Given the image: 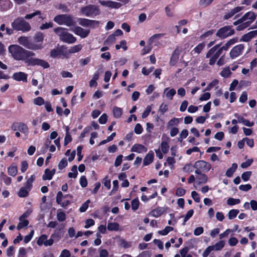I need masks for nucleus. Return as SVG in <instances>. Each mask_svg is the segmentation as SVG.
<instances>
[{
	"mask_svg": "<svg viewBox=\"0 0 257 257\" xmlns=\"http://www.w3.org/2000/svg\"><path fill=\"white\" fill-rule=\"evenodd\" d=\"M8 51L12 57L18 61H24L25 62L27 57H33L35 55L34 52L26 50L21 46L16 44L10 45L8 47Z\"/></svg>",
	"mask_w": 257,
	"mask_h": 257,
	"instance_id": "1",
	"label": "nucleus"
},
{
	"mask_svg": "<svg viewBox=\"0 0 257 257\" xmlns=\"http://www.w3.org/2000/svg\"><path fill=\"white\" fill-rule=\"evenodd\" d=\"M256 15L253 12L246 13L241 18L233 23L234 26H237L236 30L241 31L246 28L255 20Z\"/></svg>",
	"mask_w": 257,
	"mask_h": 257,
	"instance_id": "2",
	"label": "nucleus"
},
{
	"mask_svg": "<svg viewBox=\"0 0 257 257\" xmlns=\"http://www.w3.org/2000/svg\"><path fill=\"white\" fill-rule=\"evenodd\" d=\"M54 32L59 36L60 41L68 44H73L76 41V38L72 34L68 33L65 28L57 27Z\"/></svg>",
	"mask_w": 257,
	"mask_h": 257,
	"instance_id": "3",
	"label": "nucleus"
},
{
	"mask_svg": "<svg viewBox=\"0 0 257 257\" xmlns=\"http://www.w3.org/2000/svg\"><path fill=\"white\" fill-rule=\"evenodd\" d=\"M23 17H18L12 23V27L16 31L28 32L31 29L30 24Z\"/></svg>",
	"mask_w": 257,
	"mask_h": 257,
	"instance_id": "4",
	"label": "nucleus"
},
{
	"mask_svg": "<svg viewBox=\"0 0 257 257\" xmlns=\"http://www.w3.org/2000/svg\"><path fill=\"white\" fill-rule=\"evenodd\" d=\"M220 44H217L211 48L206 53V57L209 58V64L213 65L217 59L221 55L222 51L220 48Z\"/></svg>",
	"mask_w": 257,
	"mask_h": 257,
	"instance_id": "5",
	"label": "nucleus"
},
{
	"mask_svg": "<svg viewBox=\"0 0 257 257\" xmlns=\"http://www.w3.org/2000/svg\"><path fill=\"white\" fill-rule=\"evenodd\" d=\"M54 21L59 25H64L67 26H74L76 24L73 18L71 15L67 14L57 15L54 18Z\"/></svg>",
	"mask_w": 257,
	"mask_h": 257,
	"instance_id": "6",
	"label": "nucleus"
},
{
	"mask_svg": "<svg viewBox=\"0 0 257 257\" xmlns=\"http://www.w3.org/2000/svg\"><path fill=\"white\" fill-rule=\"evenodd\" d=\"M18 42L29 49L33 50H40L43 48L41 44L32 43L28 37L21 36L18 38Z\"/></svg>",
	"mask_w": 257,
	"mask_h": 257,
	"instance_id": "7",
	"label": "nucleus"
},
{
	"mask_svg": "<svg viewBox=\"0 0 257 257\" xmlns=\"http://www.w3.org/2000/svg\"><path fill=\"white\" fill-rule=\"evenodd\" d=\"M193 167L195 169L196 174H201L208 172L211 169V165L207 162L199 160L195 162Z\"/></svg>",
	"mask_w": 257,
	"mask_h": 257,
	"instance_id": "8",
	"label": "nucleus"
},
{
	"mask_svg": "<svg viewBox=\"0 0 257 257\" xmlns=\"http://www.w3.org/2000/svg\"><path fill=\"white\" fill-rule=\"evenodd\" d=\"M25 63L29 66L37 65L41 66L44 69L48 68L50 66L47 61L39 58H33L32 57H27V59H26Z\"/></svg>",
	"mask_w": 257,
	"mask_h": 257,
	"instance_id": "9",
	"label": "nucleus"
},
{
	"mask_svg": "<svg viewBox=\"0 0 257 257\" xmlns=\"http://www.w3.org/2000/svg\"><path fill=\"white\" fill-rule=\"evenodd\" d=\"M81 13L85 16L91 17L99 14V10L95 5H89L81 9Z\"/></svg>",
	"mask_w": 257,
	"mask_h": 257,
	"instance_id": "10",
	"label": "nucleus"
},
{
	"mask_svg": "<svg viewBox=\"0 0 257 257\" xmlns=\"http://www.w3.org/2000/svg\"><path fill=\"white\" fill-rule=\"evenodd\" d=\"M234 33V30L230 27L224 26L217 31L216 36L221 39H224L232 35Z\"/></svg>",
	"mask_w": 257,
	"mask_h": 257,
	"instance_id": "11",
	"label": "nucleus"
},
{
	"mask_svg": "<svg viewBox=\"0 0 257 257\" xmlns=\"http://www.w3.org/2000/svg\"><path fill=\"white\" fill-rule=\"evenodd\" d=\"M182 51V48L180 46H177L171 56L169 64L171 66H175L178 61L179 56Z\"/></svg>",
	"mask_w": 257,
	"mask_h": 257,
	"instance_id": "12",
	"label": "nucleus"
},
{
	"mask_svg": "<svg viewBox=\"0 0 257 257\" xmlns=\"http://www.w3.org/2000/svg\"><path fill=\"white\" fill-rule=\"evenodd\" d=\"M78 23L80 25L83 27L94 28L98 26L99 22L95 20L80 18L78 20Z\"/></svg>",
	"mask_w": 257,
	"mask_h": 257,
	"instance_id": "13",
	"label": "nucleus"
},
{
	"mask_svg": "<svg viewBox=\"0 0 257 257\" xmlns=\"http://www.w3.org/2000/svg\"><path fill=\"white\" fill-rule=\"evenodd\" d=\"M71 30L75 34L79 36L82 38L87 37L90 33V30L89 29H84L79 26L75 27L71 29Z\"/></svg>",
	"mask_w": 257,
	"mask_h": 257,
	"instance_id": "14",
	"label": "nucleus"
},
{
	"mask_svg": "<svg viewBox=\"0 0 257 257\" xmlns=\"http://www.w3.org/2000/svg\"><path fill=\"white\" fill-rule=\"evenodd\" d=\"M244 48L243 44H239L234 46L229 53L230 57L234 58L240 55L242 53Z\"/></svg>",
	"mask_w": 257,
	"mask_h": 257,
	"instance_id": "15",
	"label": "nucleus"
},
{
	"mask_svg": "<svg viewBox=\"0 0 257 257\" xmlns=\"http://www.w3.org/2000/svg\"><path fill=\"white\" fill-rule=\"evenodd\" d=\"M65 199L66 196L63 195L61 192H58L56 196V202L62 207H66L70 204V201L65 200Z\"/></svg>",
	"mask_w": 257,
	"mask_h": 257,
	"instance_id": "16",
	"label": "nucleus"
},
{
	"mask_svg": "<svg viewBox=\"0 0 257 257\" xmlns=\"http://www.w3.org/2000/svg\"><path fill=\"white\" fill-rule=\"evenodd\" d=\"M98 2L101 5L108 7L110 9H118L121 6V4L120 3L111 1H105L99 0Z\"/></svg>",
	"mask_w": 257,
	"mask_h": 257,
	"instance_id": "17",
	"label": "nucleus"
},
{
	"mask_svg": "<svg viewBox=\"0 0 257 257\" xmlns=\"http://www.w3.org/2000/svg\"><path fill=\"white\" fill-rule=\"evenodd\" d=\"M28 75L23 72L14 73L12 75V78L16 81L26 82L27 81Z\"/></svg>",
	"mask_w": 257,
	"mask_h": 257,
	"instance_id": "18",
	"label": "nucleus"
},
{
	"mask_svg": "<svg viewBox=\"0 0 257 257\" xmlns=\"http://www.w3.org/2000/svg\"><path fill=\"white\" fill-rule=\"evenodd\" d=\"M243 9L242 7H236L230 11L225 13L223 19L224 20H227L232 17L235 14L239 12Z\"/></svg>",
	"mask_w": 257,
	"mask_h": 257,
	"instance_id": "19",
	"label": "nucleus"
},
{
	"mask_svg": "<svg viewBox=\"0 0 257 257\" xmlns=\"http://www.w3.org/2000/svg\"><path fill=\"white\" fill-rule=\"evenodd\" d=\"M166 207H158L152 210L150 214L153 217H158L166 212Z\"/></svg>",
	"mask_w": 257,
	"mask_h": 257,
	"instance_id": "20",
	"label": "nucleus"
},
{
	"mask_svg": "<svg viewBox=\"0 0 257 257\" xmlns=\"http://www.w3.org/2000/svg\"><path fill=\"white\" fill-rule=\"evenodd\" d=\"M257 36V30L250 31L244 35H243L240 41L243 42H248L251 39Z\"/></svg>",
	"mask_w": 257,
	"mask_h": 257,
	"instance_id": "21",
	"label": "nucleus"
},
{
	"mask_svg": "<svg viewBox=\"0 0 257 257\" xmlns=\"http://www.w3.org/2000/svg\"><path fill=\"white\" fill-rule=\"evenodd\" d=\"M176 91L175 89L167 87L164 89L163 92V97H166L169 100H172L173 96L176 94Z\"/></svg>",
	"mask_w": 257,
	"mask_h": 257,
	"instance_id": "22",
	"label": "nucleus"
},
{
	"mask_svg": "<svg viewBox=\"0 0 257 257\" xmlns=\"http://www.w3.org/2000/svg\"><path fill=\"white\" fill-rule=\"evenodd\" d=\"M131 151L138 153H143L147 151V148L143 145L136 144L133 146Z\"/></svg>",
	"mask_w": 257,
	"mask_h": 257,
	"instance_id": "23",
	"label": "nucleus"
},
{
	"mask_svg": "<svg viewBox=\"0 0 257 257\" xmlns=\"http://www.w3.org/2000/svg\"><path fill=\"white\" fill-rule=\"evenodd\" d=\"M55 172L56 170L54 169H52V170H50L49 169H45L44 174L42 176V179L43 180H51L55 174Z\"/></svg>",
	"mask_w": 257,
	"mask_h": 257,
	"instance_id": "24",
	"label": "nucleus"
},
{
	"mask_svg": "<svg viewBox=\"0 0 257 257\" xmlns=\"http://www.w3.org/2000/svg\"><path fill=\"white\" fill-rule=\"evenodd\" d=\"M154 153L153 151H150L145 157L143 161V165L144 166L149 165L153 161L154 159Z\"/></svg>",
	"mask_w": 257,
	"mask_h": 257,
	"instance_id": "25",
	"label": "nucleus"
},
{
	"mask_svg": "<svg viewBox=\"0 0 257 257\" xmlns=\"http://www.w3.org/2000/svg\"><path fill=\"white\" fill-rule=\"evenodd\" d=\"M25 215L23 214L19 218L20 222L17 227L18 230L22 229L23 227L28 226L29 224V221L25 219Z\"/></svg>",
	"mask_w": 257,
	"mask_h": 257,
	"instance_id": "26",
	"label": "nucleus"
},
{
	"mask_svg": "<svg viewBox=\"0 0 257 257\" xmlns=\"http://www.w3.org/2000/svg\"><path fill=\"white\" fill-rule=\"evenodd\" d=\"M238 41L237 38H232L230 39L227 42L221 47H220V49L222 51H227L230 48V47L236 43Z\"/></svg>",
	"mask_w": 257,
	"mask_h": 257,
	"instance_id": "27",
	"label": "nucleus"
},
{
	"mask_svg": "<svg viewBox=\"0 0 257 257\" xmlns=\"http://www.w3.org/2000/svg\"><path fill=\"white\" fill-rule=\"evenodd\" d=\"M107 228L109 231H118L120 230V225L117 222H108L107 225Z\"/></svg>",
	"mask_w": 257,
	"mask_h": 257,
	"instance_id": "28",
	"label": "nucleus"
},
{
	"mask_svg": "<svg viewBox=\"0 0 257 257\" xmlns=\"http://www.w3.org/2000/svg\"><path fill=\"white\" fill-rule=\"evenodd\" d=\"M199 176L196 178V183L198 184H205L207 182L208 177L204 173L197 174Z\"/></svg>",
	"mask_w": 257,
	"mask_h": 257,
	"instance_id": "29",
	"label": "nucleus"
},
{
	"mask_svg": "<svg viewBox=\"0 0 257 257\" xmlns=\"http://www.w3.org/2000/svg\"><path fill=\"white\" fill-rule=\"evenodd\" d=\"M41 14H42L41 12L40 11L36 10V11H35L32 13H31L29 14H27L25 16L24 18L26 20H30V19H32L33 18H34L35 16H38L39 19L43 20L44 18L41 16Z\"/></svg>",
	"mask_w": 257,
	"mask_h": 257,
	"instance_id": "30",
	"label": "nucleus"
},
{
	"mask_svg": "<svg viewBox=\"0 0 257 257\" xmlns=\"http://www.w3.org/2000/svg\"><path fill=\"white\" fill-rule=\"evenodd\" d=\"M41 14H42L41 12L40 11L36 10V11H35L32 13H31L29 14H27L25 16L24 18L26 20H30V19H32L33 18H34L35 16H38L39 19L43 20L44 18L41 16Z\"/></svg>",
	"mask_w": 257,
	"mask_h": 257,
	"instance_id": "31",
	"label": "nucleus"
},
{
	"mask_svg": "<svg viewBox=\"0 0 257 257\" xmlns=\"http://www.w3.org/2000/svg\"><path fill=\"white\" fill-rule=\"evenodd\" d=\"M31 189H29L27 186L21 187L18 192V195L20 197H26L28 195L29 192L31 191Z\"/></svg>",
	"mask_w": 257,
	"mask_h": 257,
	"instance_id": "32",
	"label": "nucleus"
},
{
	"mask_svg": "<svg viewBox=\"0 0 257 257\" xmlns=\"http://www.w3.org/2000/svg\"><path fill=\"white\" fill-rule=\"evenodd\" d=\"M180 122V118L174 117L170 119L167 124V127L170 128L175 126H177Z\"/></svg>",
	"mask_w": 257,
	"mask_h": 257,
	"instance_id": "33",
	"label": "nucleus"
},
{
	"mask_svg": "<svg viewBox=\"0 0 257 257\" xmlns=\"http://www.w3.org/2000/svg\"><path fill=\"white\" fill-rule=\"evenodd\" d=\"M112 113L115 118H120L122 113V109L117 106H114L112 109Z\"/></svg>",
	"mask_w": 257,
	"mask_h": 257,
	"instance_id": "34",
	"label": "nucleus"
},
{
	"mask_svg": "<svg viewBox=\"0 0 257 257\" xmlns=\"http://www.w3.org/2000/svg\"><path fill=\"white\" fill-rule=\"evenodd\" d=\"M237 168V165L236 163H233L231 165V167L227 170L225 175L228 177H232Z\"/></svg>",
	"mask_w": 257,
	"mask_h": 257,
	"instance_id": "35",
	"label": "nucleus"
},
{
	"mask_svg": "<svg viewBox=\"0 0 257 257\" xmlns=\"http://www.w3.org/2000/svg\"><path fill=\"white\" fill-rule=\"evenodd\" d=\"M225 245V242L223 240H220L213 245H211L213 250L218 251L222 249Z\"/></svg>",
	"mask_w": 257,
	"mask_h": 257,
	"instance_id": "36",
	"label": "nucleus"
},
{
	"mask_svg": "<svg viewBox=\"0 0 257 257\" xmlns=\"http://www.w3.org/2000/svg\"><path fill=\"white\" fill-rule=\"evenodd\" d=\"M34 39L36 44H42L44 40V35L41 32L37 33L34 37ZM42 46V45H41Z\"/></svg>",
	"mask_w": 257,
	"mask_h": 257,
	"instance_id": "37",
	"label": "nucleus"
},
{
	"mask_svg": "<svg viewBox=\"0 0 257 257\" xmlns=\"http://www.w3.org/2000/svg\"><path fill=\"white\" fill-rule=\"evenodd\" d=\"M18 172L17 167L16 166L12 164L8 168V173L9 175L14 177Z\"/></svg>",
	"mask_w": 257,
	"mask_h": 257,
	"instance_id": "38",
	"label": "nucleus"
},
{
	"mask_svg": "<svg viewBox=\"0 0 257 257\" xmlns=\"http://www.w3.org/2000/svg\"><path fill=\"white\" fill-rule=\"evenodd\" d=\"M12 6L10 0H0V6L4 10L9 9Z\"/></svg>",
	"mask_w": 257,
	"mask_h": 257,
	"instance_id": "39",
	"label": "nucleus"
},
{
	"mask_svg": "<svg viewBox=\"0 0 257 257\" xmlns=\"http://www.w3.org/2000/svg\"><path fill=\"white\" fill-rule=\"evenodd\" d=\"M56 217L59 221L63 222L66 219V214L60 210H58Z\"/></svg>",
	"mask_w": 257,
	"mask_h": 257,
	"instance_id": "40",
	"label": "nucleus"
},
{
	"mask_svg": "<svg viewBox=\"0 0 257 257\" xmlns=\"http://www.w3.org/2000/svg\"><path fill=\"white\" fill-rule=\"evenodd\" d=\"M82 48V46L81 44L75 45L71 47L68 50V52L69 53H75L80 51Z\"/></svg>",
	"mask_w": 257,
	"mask_h": 257,
	"instance_id": "41",
	"label": "nucleus"
},
{
	"mask_svg": "<svg viewBox=\"0 0 257 257\" xmlns=\"http://www.w3.org/2000/svg\"><path fill=\"white\" fill-rule=\"evenodd\" d=\"M0 178L7 185H9L11 183V178L8 177L3 172H2L0 175Z\"/></svg>",
	"mask_w": 257,
	"mask_h": 257,
	"instance_id": "42",
	"label": "nucleus"
},
{
	"mask_svg": "<svg viewBox=\"0 0 257 257\" xmlns=\"http://www.w3.org/2000/svg\"><path fill=\"white\" fill-rule=\"evenodd\" d=\"M35 175H32L30 176V178H29L25 184L26 186L29 189H32V184L34 180H35Z\"/></svg>",
	"mask_w": 257,
	"mask_h": 257,
	"instance_id": "43",
	"label": "nucleus"
},
{
	"mask_svg": "<svg viewBox=\"0 0 257 257\" xmlns=\"http://www.w3.org/2000/svg\"><path fill=\"white\" fill-rule=\"evenodd\" d=\"M35 175H32L30 176V178H29L25 184L26 186L29 189H32V184L34 180H35Z\"/></svg>",
	"mask_w": 257,
	"mask_h": 257,
	"instance_id": "44",
	"label": "nucleus"
},
{
	"mask_svg": "<svg viewBox=\"0 0 257 257\" xmlns=\"http://www.w3.org/2000/svg\"><path fill=\"white\" fill-rule=\"evenodd\" d=\"M239 211L237 209H231L228 213L229 219H233L235 218Z\"/></svg>",
	"mask_w": 257,
	"mask_h": 257,
	"instance_id": "45",
	"label": "nucleus"
},
{
	"mask_svg": "<svg viewBox=\"0 0 257 257\" xmlns=\"http://www.w3.org/2000/svg\"><path fill=\"white\" fill-rule=\"evenodd\" d=\"M240 202L239 199H235L233 198H229L227 200V204L229 206H233L238 204Z\"/></svg>",
	"mask_w": 257,
	"mask_h": 257,
	"instance_id": "46",
	"label": "nucleus"
},
{
	"mask_svg": "<svg viewBox=\"0 0 257 257\" xmlns=\"http://www.w3.org/2000/svg\"><path fill=\"white\" fill-rule=\"evenodd\" d=\"M71 172H70L68 173V177L69 178H76L77 174H78V172L77 171V166L75 165H74L73 166H72V167L71 169Z\"/></svg>",
	"mask_w": 257,
	"mask_h": 257,
	"instance_id": "47",
	"label": "nucleus"
},
{
	"mask_svg": "<svg viewBox=\"0 0 257 257\" xmlns=\"http://www.w3.org/2000/svg\"><path fill=\"white\" fill-rule=\"evenodd\" d=\"M140 202L138 198L133 199L131 202V207L133 211H136L139 208Z\"/></svg>",
	"mask_w": 257,
	"mask_h": 257,
	"instance_id": "48",
	"label": "nucleus"
},
{
	"mask_svg": "<svg viewBox=\"0 0 257 257\" xmlns=\"http://www.w3.org/2000/svg\"><path fill=\"white\" fill-rule=\"evenodd\" d=\"M164 35V34H157L153 35L150 39H149V43L151 44H152L154 42V41L156 40H159L161 38H162Z\"/></svg>",
	"mask_w": 257,
	"mask_h": 257,
	"instance_id": "49",
	"label": "nucleus"
},
{
	"mask_svg": "<svg viewBox=\"0 0 257 257\" xmlns=\"http://www.w3.org/2000/svg\"><path fill=\"white\" fill-rule=\"evenodd\" d=\"M173 228L171 226H166L164 229L159 230L158 233L162 235H166L169 232L172 231Z\"/></svg>",
	"mask_w": 257,
	"mask_h": 257,
	"instance_id": "50",
	"label": "nucleus"
},
{
	"mask_svg": "<svg viewBox=\"0 0 257 257\" xmlns=\"http://www.w3.org/2000/svg\"><path fill=\"white\" fill-rule=\"evenodd\" d=\"M115 37L113 35H109L107 39L104 41V45H110L113 44L115 41Z\"/></svg>",
	"mask_w": 257,
	"mask_h": 257,
	"instance_id": "51",
	"label": "nucleus"
},
{
	"mask_svg": "<svg viewBox=\"0 0 257 257\" xmlns=\"http://www.w3.org/2000/svg\"><path fill=\"white\" fill-rule=\"evenodd\" d=\"M48 236L46 234L41 235L37 241V243L38 245H42L44 244L45 240L47 239Z\"/></svg>",
	"mask_w": 257,
	"mask_h": 257,
	"instance_id": "52",
	"label": "nucleus"
},
{
	"mask_svg": "<svg viewBox=\"0 0 257 257\" xmlns=\"http://www.w3.org/2000/svg\"><path fill=\"white\" fill-rule=\"evenodd\" d=\"M120 48H122V49L124 51H125L127 49V47L126 46V42L125 40H121L120 42V45L117 44L115 45L116 49L118 50Z\"/></svg>",
	"mask_w": 257,
	"mask_h": 257,
	"instance_id": "53",
	"label": "nucleus"
},
{
	"mask_svg": "<svg viewBox=\"0 0 257 257\" xmlns=\"http://www.w3.org/2000/svg\"><path fill=\"white\" fill-rule=\"evenodd\" d=\"M18 130L23 133H28V127L26 124L24 123H20L18 125Z\"/></svg>",
	"mask_w": 257,
	"mask_h": 257,
	"instance_id": "54",
	"label": "nucleus"
},
{
	"mask_svg": "<svg viewBox=\"0 0 257 257\" xmlns=\"http://www.w3.org/2000/svg\"><path fill=\"white\" fill-rule=\"evenodd\" d=\"M67 161L66 158H63L59 163L58 165V168L60 170L64 169L67 166Z\"/></svg>",
	"mask_w": 257,
	"mask_h": 257,
	"instance_id": "55",
	"label": "nucleus"
},
{
	"mask_svg": "<svg viewBox=\"0 0 257 257\" xmlns=\"http://www.w3.org/2000/svg\"><path fill=\"white\" fill-rule=\"evenodd\" d=\"M204 44H203V43H200L196 47H195V48L193 49L192 51L196 53L199 54L204 49Z\"/></svg>",
	"mask_w": 257,
	"mask_h": 257,
	"instance_id": "56",
	"label": "nucleus"
},
{
	"mask_svg": "<svg viewBox=\"0 0 257 257\" xmlns=\"http://www.w3.org/2000/svg\"><path fill=\"white\" fill-rule=\"evenodd\" d=\"M194 211L193 209L189 210L185 215L184 221H183V225H185L186 221H187L193 215Z\"/></svg>",
	"mask_w": 257,
	"mask_h": 257,
	"instance_id": "57",
	"label": "nucleus"
},
{
	"mask_svg": "<svg viewBox=\"0 0 257 257\" xmlns=\"http://www.w3.org/2000/svg\"><path fill=\"white\" fill-rule=\"evenodd\" d=\"M90 200H87L82 205V206L79 208V211L81 212H84L86 211L87 208H88L89 204L90 203Z\"/></svg>",
	"mask_w": 257,
	"mask_h": 257,
	"instance_id": "58",
	"label": "nucleus"
},
{
	"mask_svg": "<svg viewBox=\"0 0 257 257\" xmlns=\"http://www.w3.org/2000/svg\"><path fill=\"white\" fill-rule=\"evenodd\" d=\"M33 102L35 104L41 106L44 104L45 101L44 99L41 97H38L35 98L33 100Z\"/></svg>",
	"mask_w": 257,
	"mask_h": 257,
	"instance_id": "59",
	"label": "nucleus"
},
{
	"mask_svg": "<svg viewBox=\"0 0 257 257\" xmlns=\"http://www.w3.org/2000/svg\"><path fill=\"white\" fill-rule=\"evenodd\" d=\"M191 197L193 199L195 202L198 203L200 201V197L199 194L195 191H193L191 192Z\"/></svg>",
	"mask_w": 257,
	"mask_h": 257,
	"instance_id": "60",
	"label": "nucleus"
},
{
	"mask_svg": "<svg viewBox=\"0 0 257 257\" xmlns=\"http://www.w3.org/2000/svg\"><path fill=\"white\" fill-rule=\"evenodd\" d=\"M251 175V172L246 171L243 173L241 175V178L244 181H247L249 179Z\"/></svg>",
	"mask_w": 257,
	"mask_h": 257,
	"instance_id": "61",
	"label": "nucleus"
},
{
	"mask_svg": "<svg viewBox=\"0 0 257 257\" xmlns=\"http://www.w3.org/2000/svg\"><path fill=\"white\" fill-rule=\"evenodd\" d=\"M169 148V146L168 145L167 143H166L165 142H163L162 143L161 149V151L163 152V153H164L165 154L167 153L168 152Z\"/></svg>",
	"mask_w": 257,
	"mask_h": 257,
	"instance_id": "62",
	"label": "nucleus"
},
{
	"mask_svg": "<svg viewBox=\"0 0 257 257\" xmlns=\"http://www.w3.org/2000/svg\"><path fill=\"white\" fill-rule=\"evenodd\" d=\"M119 245L124 248H128L131 246V243L127 242L124 239L121 238L119 240Z\"/></svg>",
	"mask_w": 257,
	"mask_h": 257,
	"instance_id": "63",
	"label": "nucleus"
},
{
	"mask_svg": "<svg viewBox=\"0 0 257 257\" xmlns=\"http://www.w3.org/2000/svg\"><path fill=\"white\" fill-rule=\"evenodd\" d=\"M70 252L66 249L62 250L59 257H70Z\"/></svg>",
	"mask_w": 257,
	"mask_h": 257,
	"instance_id": "64",
	"label": "nucleus"
}]
</instances>
